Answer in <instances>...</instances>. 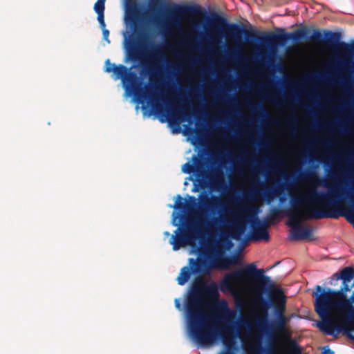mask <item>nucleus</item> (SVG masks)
Returning a JSON list of instances; mask_svg holds the SVG:
<instances>
[{"instance_id": "nucleus-1", "label": "nucleus", "mask_w": 354, "mask_h": 354, "mask_svg": "<svg viewBox=\"0 0 354 354\" xmlns=\"http://www.w3.org/2000/svg\"><path fill=\"white\" fill-rule=\"evenodd\" d=\"M339 173L332 172L328 176V180L334 183L333 187H330L327 182L320 178L315 171L302 174L304 178L308 179L315 186H324L328 188V191L318 192L313 188L304 196L291 197L292 208L286 211V215L289 218L287 225L292 228L290 240L314 241L315 239L313 230L310 227L300 225L301 219L338 218L340 216H345L348 221H353L354 213L345 214L337 209V207L346 199L354 203L353 187L347 190L344 187L346 185L348 172L342 168H339Z\"/></svg>"}, {"instance_id": "nucleus-2", "label": "nucleus", "mask_w": 354, "mask_h": 354, "mask_svg": "<svg viewBox=\"0 0 354 354\" xmlns=\"http://www.w3.org/2000/svg\"><path fill=\"white\" fill-rule=\"evenodd\" d=\"M264 273V270L257 268L254 263L248 264L241 270L226 273L220 283V289L223 292L236 295L241 293L249 282H254L255 289L260 294H268L270 298L268 300L260 297L257 301V306L263 309L265 317L257 319L256 324L262 327L266 324V312L273 306L276 317L272 324L273 330L280 335L287 334L286 325L290 322V317L285 315L286 296Z\"/></svg>"}, {"instance_id": "nucleus-3", "label": "nucleus", "mask_w": 354, "mask_h": 354, "mask_svg": "<svg viewBox=\"0 0 354 354\" xmlns=\"http://www.w3.org/2000/svg\"><path fill=\"white\" fill-rule=\"evenodd\" d=\"M203 296L217 298L218 291L215 283L206 286L202 276L197 277L192 283L186 302V313L189 332L192 339L200 346L213 345L221 337V332L216 324H212L209 319L216 322H223L225 324L223 330H228L234 312L230 310L225 301L219 302L215 306V312L211 316H206L201 309Z\"/></svg>"}, {"instance_id": "nucleus-4", "label": "nucleus", "mask_w": 354, "mask_h": 354, "mask_svg": "<svg viewBox=\"0 0 354 354\" xmlns=\"http://www.w3.org/2000/svg\"><path fill=\"white\" fill-rule=\"evenodd\" d=\"M277 33L258 32L257 30H247L243 27V35L247 42L250 44L259 43L263 45H272L274 44H283L287 41L291 40L298 43L302 39H306L313 42L322 44L326 47L338 48L342 53V57H337L335 59V64L332 68L337 73L345 74L343 83L346 85L348 83V75L354 71V41L348 44L341 41L339 32H332L329 30L313 29L310 36V29L302 28L293 32H285L283 28H277Z\"/></svg>"}, {"instance_id": "nucleus-5", "label": "nucleus", "mask_w": 354, "mask_h": 354, "mask_svg": "<svg viewBox=\"0 0 354 354\" xmlns=\"http://www.w3.org/2000/svg\"><path fill=\"white\" fill-rule=\"evenodd\" d=\"M201 205L208 208L221 207L225 209V215H221L215 221L219 222L224 226L229 227L231 230L230 236L236 240H240L245 234L246 227L245 221L250 223L251 227V234L250 239L254 241L263 240L268 241L270 239V235L268 231L269 226L268 221L266 220H260L258 216L259 208L254 206H246L244 211L248 214L243 217L241 214L226 209V204L221 202L218 196L212 198L205 197L201 202Z\"/></svg>"}, {"instance_id": "nucleus-6", "label": "nucleus", "mask_w": 354, "mask_h": 354, "mask_svg": "<svg viewBox=\"0 0 354 354\" xmlns=\"http://www.w3.org/2000/svg\"><path fill=\"white\" fill-rule=\"evenodd\" d=\"M349 282L342 281V285L338 290L329 288H323L319 285L315 287L313 292L315 298V310L322 319L317 323V326L324 333L328 335H335L336 320L333 315L339 313H349L354 310L352 305L354 303V292L349 299L346 292L351 290Z\"/></svg>"}, {"instance_id": "nucleus-7", "label": "nucleus", "mask_w": 354, "mask_h": 354, "mask_svg": "<svg viewBox=\"0 0 354 354\" xmlns=\"http://www.w3.org/2000/svg\"><path fill=\"white\" fill-rule=\"evenodd\" d=\"M125 9L127 21L131 24L132 30L139 36L138 41L131 39L128 42L127 52L129 59L133 62L142 61L144 55L150 61L149 63L142 62L147 73L152 77L158 74V62L165 61V57L160 46H151L146 50L145 44L148 37L142 30L141 24L144 21L147 13L140 15L137 0H125Z\"/></svg>"}, {"instance_id": "nucleus-8", "label": "nucleus", "mask_w": 354, "mask_h": 354, "mask_svg": "<svg viewBox=\"0 0 354 354\" xmlns=\"http://www.w3.org/2000/svg\"><path fill=\"white\" fill-rule=\"evenodd\" d=\"M200 257L189 258L188 264L183 267L176 280L179 285H185L192 274L197 277L208 275L213 269L226 270L233 263L232 257H223V250L218 247L212 250L204 248L199 251Z\"/></svg>"}, {"instance_id": "nucleus-9", "label": "nucleus", "mask_w": 354, "mask_h": 354, "mask_svg": "<svg viewBox=\"0 0 354 354\" xmlns=\"http://www.w3.org/2000/svg\"><path fill=\"white\" fill-rule=\"evenodd\" d=\"M132 68L133 66L128 68L122 64L116 65L111 63L109 59H106L104 71L109 73H112L114 80L120 79L126 91L133 93L140 100H145L147 98V94L140 89L138 77L136 73L131 71Z\"/></svg>"}, {"instance_id": "nucleus-10", "label": "nucleus", "mask_w": 354, "mask_h": 354, "mask_svg": "<svg viewBox=\"0 0 354 354\" xmlns=\"http://www.w3.org/2000/svg\"><path fill=\"white\" fill-rule=\"evenodd\" d=\"M201 231L193 221L187 220L182 227H178L170 239L169 243L172 245L174 251L178 250L180 248L187 245H192L200 237Z\"/></svg>"}, {"instance_id": "nucleus-11", "label": "nucleus", "mask_w": 354, "mask_h": 354, "mask_svg": "<svg viewBox=\"0 0 354 354\" xmlns=\"http://www.w3.org/2000/svg\"><path fill=\"white\" fill-rule=\"evenodd\" d=\"M248 335L250 338L249 343L247 344L243 339L242 340L243 348L248 352V354H276L275 348L271 344L268 348H265L262 346L260 337H257L250 332L248 333ZM287 348L290 354H301V353L299 346L292 339L288 340Z\"/></svg>"}, {"instance_id": "nucleus-12", "label": "nucleus", "mask_w": 354, "mask_h": 354, "mask_svg": "<svg viewBox=\"0 0 354 354\" xmlns=\"http://www.w3.org/2000/svg\"><path fill=\"white\" fill-rule=\"evenodd\" d=\"M152 107L156 113L167 117V121L174 125L178 126L180 122L189 121L193 115L187 113L183 106H176L173 104L167 102L166 109L158 104V98L151 97Z\"/></svg>"}, {"instance_id": "nucleus-13", "label": "nucleus", "mask_w": 354, "mask_h": 354, "mask_svg": "<svg viewBox=\"0 0 354 354\" xmlns=\"http://www.w3.org/2000/svg\"><path fill=\"white\" fill-rule=\"evenodd\" d=\"M168 14L171 17L172 20L175 21L180 16L190 15L201 16L205 13L202 11L201 7L198 5H189L180 6L173 4L167 9Z\"/></svg>"}, {"instance_id": "nucleus-14", "label": "nucleus", "mask_w": 354, "mask_h": 354, "mask_svg": "<svg viewBox=\"0 0 354 354\" xmlns=\"http://www.w3.org/2000/svg\"><path fill=\"white\" fill-rule=\"evenodd\" d=\"M194 164L187 162L182 166V171L185 174H191L196 172L198 176L203 177L205 171L203 169V164L200 159L196 156H193Z\"/></svg>"}, {"instance_id": "nucleus-15", "label": "nucleus", "mask_w": 354, "mask_h": 354, "mask_svg": "<svg viewBox=\"0 0 354 354\" xmlns=\"http://www.w3.org/2000/svg\"><path fill=\"white\" fill-rule=\"evenodd\" d=\"M189 200L191 201V203H186L183 201V198L180 195H178L177 201H176L174 207L178 210H187L190 211L192 209L193 207L196 205V199L194 196H190Z\"/></svg>"}, {"instance_id": "nucleus-16", "label": "nucleus", "mask_w": 354, "mask_h": 354, "mask_svg": "<svg viewBox=\"0 0 354 354\" xmlns=\"http://www.w3.org/2000/svg\"><path fill=\"white\" fill-rule=\"evenodd\" d=\"M333 276L337 279H342L344 283L350 282L354 277V269L352 267H346L342 270L339 274L336 272Z\"/></svg>"}, {"instance_id": "nucleus-17", "label": "nucleus", "mask_w": 354, "mask_h": 354, "mask_svg": "<svg viewBox=\"0 0 354 354\" xmlns=\"http://www.w3.org/2000/svg\"><path fill=\"white\" fill-rule=\"evenodd\" d=\"M223 344L225 346V351H222L219 354H235L236 350V344L234 338H228L225 336L223 338Z\"/></svg>"}, {"instance_id": "nucleus-18", "label": "nucleus", "mask_w": 354, "mask_h": 354, "mask_svg": "<svg viewBox=\"0 0 354 354\" xmlns=\"http://www.w3.org/2000/svg\"><path fill=\"white\" fill-rule=\"evenodd\" d=\"M281 191V186L266 187L262 192V196L268 203H270Z\"/></svg>"}, {"instance_id": "nucleus-19", "label": "nucleus", "mask_w": 354, "mask_h": 354, "mask_svg": "<svg viewBox=\"0 0 354 354\" xmlns=\"http://www.w3.org/2000/svg\"><path fill=\"white\" fill-rule=\"evenodd\" d=\"M212 183L217 188H221L225 185L223 172L218 169H214L211 178Z\"/></svg>"}, {"instance_id": "nucleus-20", "label": "nucleus", "mask_w": 354, "mask_h": 354, "mask_svg": "<svg viewBox=\"0 0 354 354\" xmlns=\"http://www.w3.org/2000/svg\"><path fill=\"white\" fill-rule=\"evenodd\" d=\"M348 326L351 329V332L354 330V310L346 314L344 322L341 324H337V327H344Z\"/></svg>"}, {"instance_id": "nucleus-21", "label": "nucleus", "mask_w": 354, "mask_h": 354, "mask_svg": "<svg viewBox=\"0 0 354 354\" xmlns=\"http://www.w3.org/2000/svg\"><path fill=\"white\" fill-rule=\"evenodd\" d=\"M341 331H343L344 333L346 334L347 337L354 341V335L351 333V329L348 327V326H344V327H337L335 328V335H333L334 337H336L338 333H339Z\"/></svg>"}, {"instance_id": "nucleus-22", "label": "nucleus", "mask_w": 354, "mask_h": 354, "mask_svg": "<svg viewBox=\"0 0 354 354\" xmlns=\"http://www.w3.org/2000/svg\"><path fill=\"white\" fill-rule=\"evenodd\" d=\"M106 0H97L94 5V10L98 14L104 13Z\"/></svg>"}, {"instance_id": "nucleus-23", "label": "nucleus", "mask_w": 354, "mask_h": 354, "mask_svg": "<svg viewBox=\"0 0 354 354\" xmlns=\"http://www.w3.org/2000/svg\"><path fill=\"white\" fill-rule=\"evenodd\" d=\"M162 3V0H150L149 4V12L155 13Z\"/></svg>"}, {"instance_id": "nucleus-24", "label": "nucleus", "mask_w": 354, "mask_h": 354, "mask_svg": "<svg viewBox=\"0 0 354 354\" xmlns=\"http://www.w3.org/2000/svg\"><path fill=\"white\" fill-rule=\"evenodd\" d=\"M281 210L277 207H274L271 210L270 214H269L268 217L266 218L265 220L268 221V222L270 221H273L276 219L277 218L281 216Z\"/></svg>"}, {"instance_id": "nucleus-25", "label": "nucleus", "mask_w": 354, "mask_h": 354, "mask_svg": "<svg viewBox=\"0 0 354 354\" xmlns=\"http://www.w3.org/2000/svg\"><path fill=\"white\" fill-rule=\"evenodd\" d=\"M251 107L253 111L257 112L262 116H266L268 115L262 104L259 103L253 104L251 106Z\"/></svg>"}, {"instance_id": "nucleus-26", "label": "nucleus", "mask_w": 354, "mask_h": 354, "mask_svg": "<svg viewBox=\"0 0 354 354\" xmlns=\"http://www.w3.org/2000/svg\"><path fill=\"white\" fill-rule=\"evenodd\" d=\"M97 21L100 24V26L101 28H104L106 27V24L104 21V13L103 14H98L97 15Z\"/></svg>"}, {"instance_id": "nucleus-27", "label": "nucleus", "mask_w": 354, "mask_h": 354, "mask_svg": "<svg viewBox=\"0 0 354 354\" xmlns=\"http://www.w3.org/2000/svg\"><path fill=\"white\" fill-rule=\"evenodd\" d=\"M102 35H103V39L107 41L108 44L110 43V40L109 39V30L108 29L105 28H102Z\"/></svg>"}, {"instance_id": "nucleus-28", "label": "nucleus", "mask_w": 354, "mask_h": 354, "mask_svg": "<svg viewBox=\"0 0 354 354\" xmlns=\"http://www.w3.org/2000/svg\"><path fill=\"white\" fill-rule=\"evenodd\" d=\"M220 243L221 244H228V245L231 244L230 241L228 240V236L226 235L225 234H221Z\"/></svg>"}, {"instance_id": "nucleus-29", "label": "nucleus", "mask_w": 354, "mask_h": 354, "mask_svg": "<svg viewBox=\"0 0 354 354\" xmlns=\"http://www.w3.org/2000/svg\"><path fill=\"white\" fill-rule=\"evenodd\" d=\"M353 103H351L350 101H344L343 104L341 108L342 109H351L352 108Z\"/></svg>"}, {"instance_id": "nucleus-30", "label": "nucleus", "mask_w": 354, "mask_h": 354, "mask_svg": "<svg viewBox=\"0 0 354 354\" xmlns=\"http://www.w3.org/2000/svg\"><path fill=\"white\" fill-rule=\"evenodd\" d=\"M334 351L328 347H324L322 354H333Z\"/></svg>"}, {"instance_id": "nucleus-31", "label": "nucleus", "mask_w": 354, "mask_h": 354, "mask_svg": "<svg viewBox=\"0 0 354 354\" xmlns=\"http://www.w3.org/2000/svg\"><path fill=\"white\" fill-rule=\"evenodd\" d=\"M175 306L178 310L181 309V305H180V301H179V300L178 299H175Z\"/></svg>"}, {"instance_id": "nucleus-32", "label": "nucleus", "mask_w": 354, "mask_h": 354, "mask_svg": "<svg viewBox=\"0 0 354 354\" xmlns=\"http://www.w3.org/2000/svg\"><path fill=\"white\" fill-rule=\"evenodd\" d=\"M240 323H241L242 325L245 326H247V327H248V326H249V323H248V321H246L245 319H242V320L240 322Z\"/></svg>"}, {"instance_id": "nucleus-33", "label": "nucleus", "mask_w": 354, "mask_h": 354, "mask_svg": "<svg viewBox=\"0 0 354 354\" xmlns=\"http://www.w3.org/2000/svg\"><path fill=\"white\" fill-rule=\"evenodd\" d=\"M290 125L295 128L296 127V120L294 119L291 122H290Z\"/></svg>"}, {"instance_id": "nucleus-34", "label": "nucleus", "mask_w": 354, "mask_h": 354, "mask_svg": "<svg viewBox=\"0 0 354 354\" xmlns=\"http://www.w3.org/2000/svg\"><path fill=\"white\" fill-rule=\"evenodd\" d=\"M258 194V192L257 190H254L253 192H251V196H256Z\"/></svg>"}, {"instance_id": "nucleus-35", "label": "nucleus", "mask_w": 354, "mask_h": 354, "mask_svg": "<svg viewBox=\"0 0 354 354\" xmlns=\"http://www.w3.org/2000/svg\"><path fill=\"white\" fill-rule=\"evenodd\" d=\"M270 97L273 101H274V100H275V99H274V97H272V96H270Z\"/></svg>"}, {"instance_id": "nucleus-36", "label": "nucleus", "mask_w": 354, "mask_h": 354, "mask_svg": "<svg viewBox=\"0 0 354 354\" xmlns=\"http://www.w3.org/2000/svg\"><path fill=\"white\" fill-rule=\"evenodd\" d=\"M165 234H166V235H169V232H165Z\"/></svg>"}, {"instance_id": "nucleus-37", "label": "nucleus", "mask_w": 354, "mask_h": 354, "mask_svg": "<svg viewBox=\"0 0 354 354\" xmlns=\"http://www.w3.org/2000/svg\"><path fill=\"white\" fill-rule=\"evenodd\" d=\"M260 185H262V186H264V183H261Z\"/></svg>"}]
</instances>
